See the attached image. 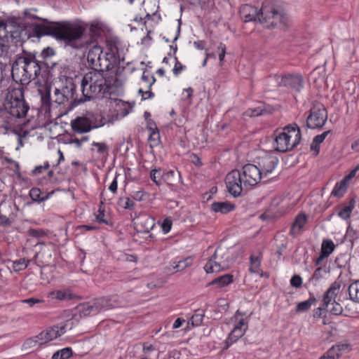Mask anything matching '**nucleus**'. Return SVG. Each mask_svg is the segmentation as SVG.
<instances>
[{
    "label": "nucleus",
    "instance_id": "nucleus-7",
    "mask_svg": "<svg viewBox=\"0 0 359 359\" xmlns=\"http://www.w3.org/2000/svg\"><path fill=\"white\" fill-rule=\"evenodd\" d=\"M100 116L92 113H87L85 116H78L71 121L72 130L78 133H85L93 128L102 126L104 123L100 119L97 120Z\"/></svg>",
    "mask_w": 359,
    "mask_h": 359
},
{
    "label": "nucleus",
    "instance_id": "nucleus-24",
    "mask_svg": "<svg viewBox=\"0 0 359 359\" xmlns=\"http://www.w3.org/2000/svg\"><path fill=\"white\" fill-rule=\"evenodd\" d=\"M355 201L352 198L348 204L343 205L339 209L337 215L339 217L344 220H347L351 217L352 211L355 208Z\"/></svg>",
    "mask_w": 359,
    "mask_h": 359
},
{
    "label": "nucleus",
    "instance_id": "nucleus-5",
    "mask_svg": "<svg viewBox=\"0 0 359 359\" xmlns=\"http://www.w3.org/2000/svg\"><path fill=\"white\" fill-rule=\"evenodd\" d=\"M302 134L299 126L296 124L286 126L275 138L274 148L280 152L290 151L297 147L301 140Z\"/></svg>",
    "mask_w": 359,
    "mask_h": 359
},
{
    "label": "nucleus",
    "instance_id": "nucleus-48",
    "mask_svg": "<svg viewBox=\"0 0 359 359\" xmlns=\"http://www.w3.org/2000/svg\"><path fill=\"white\" fill-rule=\"evenodd\" d=\"M119 204L125 209L132 210L135 206V203L130 198L126 197L120 198Z\"/></svg>",
    "mask_w": 359,
    "mask_h": 359
},
{
    "label": "nucleus",
    "instance_id": "nucleus-56",
    "mask_svg": "<svg viewBox=\"0 0 359 359\" xmlns=\"http://www.w3.org/2000/svg\"><path fill=\"white\" fill-rule=\"evenodd\" d=\"M174 61H175V66H174L172 71H173V74L175 76H177L183 70V69L184 68V66L182 65V63L177 60V57L174 58Z\"/></svg>",
    "mask_w": 359,
    "mask_h": 359
},
{
    "label": "nucleus",
    "instance_id": "nucleus-54",
    "mask_svg": "<svg viewBox=\"0 0 359 359\" xmlns=\"http://www.w3.org/2000/svg\"><path fill=\"white\" fill-rule=\"evenodd\" d=\"M346 236L352 240L357 239L358 238V231L356 230L353 229V228L351 226L350 222L347 227Z\"/></svg>",
    "mask_w": 359,
    "mask_h": 359
},
{
    "label": "nucleus",
    "instance_id": "nucleus-13",
    "mask_svg": "<svg viewBox=\"0 0 359 359\" xmlns=\"http://www.w3.org/2000/svg\"><path fill=\"white\" fill-rule=\"evenodd\" d=\"M61 335L62 333H60L59 326H53L43 332H41L37 336L32 339H29L27 340L25 344L29 346H34L36 344L41 345L56 339Z\"/></svg>",
    "mask_w": 359,
    "mask_h": 359
},
{
    "label": "nucleus",
    "instance_id": "nucleus-18",
    "mask_svg": "<svg viewBox=\"0 0 359 359\" xmlns=\"http://www.w3.org/2000/svg\"><path fill=\"white\" fill-rule=\"evenodd\" d=\"M135 229L140 233H149L152 229L154 223L152 218L142 214L133 219Z\"/></svg>",
    "mask_w": 359,
    "mask_h": 359
},
{
    "label": "nucleus",
    "instance_id": "nucleus-6",
    "mask_svg": "<svg viewBox=\"0 0 359 359\" xmlns=\"http://www.w3.org/2000/svg\"><path fill=\"white\" fill-rule=\"evenodd\" d=\"M261 18L259 22L266 27H285L287 23V18L283 11L276 9L274 5L265 2L260 8Z\"/></svg>",
    "mask_w": 359,
    "mask_h": 359
},
{
    "label": "nucleus",
    "instance_id": "nucleus-17",
    "mask_svg": "<svg viewBox=\"0 0 359 359\" xmlns=\"http://www.w3.org/2000/svg\"><path fill=\"white\" fill-rule=\"evenodd\" d=\"M11 34H9L6 30V24L0 21V56L8 57L9 54V41Z\"/></svg>",
    "mask_w": 359,
    "mask_h": 359
},
{
    "label": "nucleus",
    "instance_id": "nucleus-33",
    "mask_svg": "<svg viewBox=\"0 0 359 359\" xmlns=\"http://www.w3.org/2000/svg\"><path fill=\"white\" fill-rule=\"evenodd\" d=\"M346 177L341 182L336 184L334 186L331 195L335 197L340 198L344 196L346 191Z\"/></svg>",
    "mask_w": 359,
    "mask_h": 359
},
{
    "label": "nucleus",
    "instance_id": "nucleus-1",
    "mask_svg": "<svg viewBox=\"0 0 359 359\" xmlns=\"http://www.w3.org/2000/svg\"><path fill=\"white\" fill-rule=\"evenodd\" d=\"M29 106L25 100L20 88H9L0 107V128L6 134L14 126L15 118L26 116Z\"/></svg>",
    "mask_w": 359,
    "mask_h": 359
},
{
    "label": "nucleus",
    "instance_id": "nucleus-47",
    "mask_svg": "<svg viewBox=\"0 0 359 359\" xmlns=\"http://www.w3.org/2000/svg\"><path fill=\"white\" fill-rule=\"evenodd\" d=\"M203 313H195L191 316L188 323H191L193 326H199L203 322Z\"/></svg>",
    "mask_w": 359,
    "mask_h": 359
},
{
    "label": "nucleus",
    "instance_id": "nucleus-40",
    "mask_svg": "<svg viewBox=\"0 0 359 359\" xmlns=\"http://www.w3.org/2000/svg\"><path fill=\"white\" fill-rule=\"evenodd\" d=\"M191 264V259L189 258H187L184 260H180L177 263L173 262L172 264V269H175L176 271H180L185 269Z\"/></svg>",
    "mask_w": 359,
    "mask_h": 359
},
{
    "label": "nucleus",
    "instance_id": "nucleus-45",
    "mask_svg": "<svg viewBox=\"0 0 359 359\" xmlns=\"http://www.w3.org/2000/svg\"><path fill=\"white\" fill-rule=\"evenodd\" d=\"M161 175L162 171L161 169H154L151 171V180L155 182L156 184L159 185L161 184Z\"/></svg>",
    "mask_w": 359,
    "mask_h": 359
},
{
    "label": "nucleus",
    "instance_id": "nucleus-55",
    "mask_svg": "<svg viewBox=\"0 0 359 359\" xmlns=\"http://www.w3.org/2000/svg\"><path fill=\"white\" fill-rule=\"evenodd\" d=\"M50 167V164L48 162L44 163L43 165L36 166L33 170L32 174L34 175H39L41 174L44 170H47Z\"/></svg>",
    "mask_w": 359,
    "mask_h": 359
},
{
    "label": "nucleus",
    "instance_id": "nucleus-46",
    "mask_svg": "<svg viewBox=\"0 0 359 359\" xmlns=\"http://www.w3.org/2000/svg\"><path fill=\"white\" fill-rule=\"evenodd\" d=\"M41 191L39 188L34 187L29 191V196L36 202H41L44 201V198L41 197Z\"/></svg>",
    "mask_w": 359,
    "mask_h": 359
},
{
    "label": "nucleus",
    "instance_id": "nucleus-11",
    "mask_svg": "<svg viewBox=\"0 0 359 359\" xmlns=\"http://www.w3.org/2000/svg\"><path fill=\"white\" fill-rule=\"evenodd\" d=\"M259 168L254 164H246L242 168V179L244 187H252L264 178Z\"/></svg>",
    "mask_w": 359,
    "mask_h": 359
},
{
    "label": "nucleus",
    "instance_id": "nucleus-41",
    "mask_svg": "<svg viewBox=\"0 0 359 359\" xmlns=\"http://www.w3.org/2000/svg\"><path fill=\"white\" fill-rule=\"evenodd\" d=\"M29 262V261L26 260L25 258L16 260L13 264V270L15 271H22L27 267Z\"/></svg>",
    "mask_w": 359,
    "mask_h": 359
},
{
    "label": "nucleus",
    "instance_id": "nucleus-2",
    "mask_svg": "<svg viewBox=\"0 0 359 359\" xmlns=\"http://www.w3.org/2000/svg\"><path fill=\"white\" fill-rule=\"evenodd\" d=\"M85 32V27L79 22L65 21L62 22H44L34 26V32L41 36H53L55 39L71 43L80 39Z\"/></svg>",
    "mask_w": 359,
    "mask_h": 359
},
{
    "label": "nucleus",
    "instance_id": "nucleus-22",
    "mask_svg": "<svg viewBox=\"0 0 359 359\" xmlns=\"http://www.w3.org/2000/svg\"><path fill=\"white\" fill-rule=\"evenodd\" d=\"M306 222L307 217L304 213L297 215L290 229L291 235L295 236L299 234Z\"/></svg>",
    "mask_w": 359,
    "mask_h": 359
},
{
    "label": "nucleus",
    "instance_id": "nucleus-44",
    "mask_svg": "<svg viewBox=\"0 0 359 359\" xmlns=\"http://www.w3.org/2000/svg\"><path fill=\"white\" fill-rule=\"evenodd\" d=\"M324 309L330 311L334 315L341 314L343 311L342 306L337 301H334V303H332L330 307L325 308Z\"/></svg>",
    "mask_w": 359,
    "mask_h": 359
},
{
    "label": "nucleus",
    "instance_id": "nucleus-34",
    "mask_svg": "<svg viewBox=\"0 0 359 359\" xmlns=\"http://www.w3.org/2000/svg\"><path fill=\"white\" fill-rule=\"evenodd\" d=\"M79 323V319L74 316L71 319L67 320L65 322L61 323L58 325L60 333L63 334L67 330H72Z\"/></svg>",
    "mask_w": 359,
    "mask_h": 359
},
{
    "label": "nucleus",
    "instance_id": "nucleus-59",
    "mask_svg": "<svg viewBox=\"0 0 359 359\" xmlns=\"http://www.w3.org/2000/svg\"><path fill=\"white\" fill-rule=\"evenodd\" d=\"M161 226H162L163 231L165 233H168L170 231L171 227H172V220L169 218L165 219L162 223Z\"/></svg>",
    "mask_w": 359,
    "mask_h": 359
},
{
    "label": "nucleus",
    "instance_id": "nucleus-15",
    "mask_svg": "<svg viewBox=\"0 0 359 359\" xmlns=\"http://www.w3.org/2000/svg\"><path fill=\"white\" fill-rule=\"evenodd\" d=\"M274 79L278 86L289 87L297 91L303 87V78L299 74L275 75Z\"/></svg>",
    "mask_w": 359,
    "mask_h": 359
},
{
    "label": "nucleus",
    "instance_id": "nucleus-63",
    "mask_svg": "<svg viewBox=\"0 0 359 359\" xmlns=\"http://www.w3.org/2000/svg\"><path fill=\"white\" fill-rule=\"evenodd\" d=\"M140 94H142V100H146L147 98H151L154 97V93L150 90L143 91L142 89L138 90Z\"/></svg>",
    "mask_w": 359,
    "mask_h": 359
},
{
    "label": "nucleus",
    "instance_id": "nucleus-37",
    "mask_svg": "<svg viewBox=\"0 0 359 359\" xmlns=\"http://www.w3.org/2000/svg\"><path fill=\"white\" fill-rule=\"evenodd\" d=\"M335 248V245L332 240L324 239L321 244L320 252L329 256L332 253Z\"/></svg>",
    "mask_w": 359,
    "mask_h": 359
},
{
    "label": "nucleus",
    "instance_id": "nucleus-21",
    "mask_svg": "<svg viewBox=\"0 0 359 359\" xmlns=\"http://www.w3.org/2000/svg\"><path fill=\"white\" fill-rule=\"evenodd\" d=\"M260 13L257 8L249 4L243 5L239 10L241 18L245 22L259 20V18H261Z\"/></svg>",
    "mask_w": 359,
    "mask_h": 359
},
{
    "label": "nucleus",
    "instance_id": "nucleus-61",
    "mask_svg": "<svg viewBox=\"0 0 359 359\" xmlns=\"http://www.w3.org/2000/svg\"><path fill=\"white\" fill-rule=\"evenodd\" d=\"M218 50H220V53H219V60L220 65H222V62L224 61L225 54H226V46L223 44L222 43H220V44L218 46Z\"/></svg>",
    "mask_w": 359,
    "mask_h": 359
},
{
    "label": "nucleus",
    "instance_id": "nucleus-60",
    "mask_svg": "<svg viewBox=\"0 0 359 359\" xmlns=\"http://www.w3.org/2000/svg\"><path fill=\"white\" fill-rule=\"evenodd\" d=\"M266 112L267 111H266V109L264 108H263L262 107H258L257 108L250 109V116H257L259 115H262Z\"/></svg>",
    "mask_w": 359,
    "mask_h": 359
},
{
    "label": "nucleus",
    "instance_id": "nucleus-8",
    "mask_svg": "<svg viewBox=\"0 0 359 359\" xmlns=\"http://www.w3.org/2000/svg\"><path fill=\"white\" fill-rule=\"evenodd\" d=\"M120 60V55L118 53L117 43L110 44L109 51L104 54L102 53V56L100 57L98 61L93 68V71L100 72L103 73L104 71H108L114 67Z\"/></svg>",
    "mask_w": 359,
    "mask_h": 359
},
{
    "label": "nucleus",
    "instance_id": "nucleus-27",
    "mask_svg": "<svg viewBox=\"0 0 359 359\" xmlns=\"http://www.w3.org/2000/svg\"><path fill=\"white\" fill-rule=\"evenodd\" d=\"M180 172L169 170L168 172H162L161 180L168 184H172L180 180Z\"/></svg>",
    "mask_w": 359,
    "mask_h": 359
},
{
    "label": "nucleus",
    "instance_id": "nucleus-42",
    "mask_svg": "<svg viewBox=\"0 0 359 359\" xmlns=\"http://www.w3.org/2000/svg\"><path fill=\"white\" fill-rule=\"evenodd\" d=\"M149 130L151 131L149 137V141L151 143H153L152 146H156L158 144L160 139V135L158 133V130L157 128H152L151 127H149Z\"/></svg>",
    "mask_w": 359,
    "mask_h": 359
},
{
    "label": "nucleus",
    "instance_id": "nucleus-43",
    "mask_svg": "<svg viewBox=\"0 0 359 359\" xmlns=\"http://www.w3.org/2000/svg\"><path fill=\"white\" fill-rule=\"evenodd\" d=\"M334 346L341 355L350 352L351 350V344L346 341L338 343L335 344Z\"/></svg>",
    "mask_w": 359,
    "mask_h": 359
},
{
    "label": "nucleus",
    "instance_id": "nucleus-25",
    "mask_svg": "<svg viewBox=\"0 0 359 359\" xmlns=\"http://www.w3.org/2000/svg\"><path fill=\"white\" fill-rule=\"evenodd\" d=\"M234 205L229 202H217L211 205V209L215 212L226 214L234 210Z\"/></svg>",
    "mask_w": 359,
    "mask_h": 359
},
{
    "label": "nucleus",
    "instance_id": "nucleus-31",
    "mask_svg": "<svg viewBox=\"0 0 359 359\" xmlns=\"http://www.w3.org/2000/svg\"><path fill=\"white\" fill-rule=\"evenodd\" d=\"M77 310L80 316H88L89 315H95L94 309L92 302H85L77 306Z\"/></svg>",
    "mask_w": 359,
    "mask_h": 359
},
{
    "label": "nucleus",
    "instance_id": "nucleus-39",
    "mask_svg": "<svg viewBox=\"0 0 359 359\" xmlns=\"http://www.w3.org/2000/svg\"><path fill=\"white\" fill-rule=\"evenodd\" d=\"M260 257L259 256H255L252 255L250 256V271L251 273H257L260 266Z\"/></svg>",
    "mask_w": 359,
    "mask_h": 359
},
{
    "label": "nucleus",
    "instance_id": "nucleus-26",
    "mask_svg": "<svg viewBox=\"0 0 359 359\" xmlns=\"http://www.w3.org/2000/svg\"><path fill=\"white\" fill-rule=\"evenodd\" d=\"M316 302V299L313 294H310V297L304 302L297 304L296 307L297 313H302L307 311L310 309L311 306Z\"/></svg>",
    "mask_w": 359,
    "mask_h": 359
},
{
    "label": "nucleus",
    "instance_id": "nucleus-52",
    "mask_svg": "<svg viewBox=\"0 0 359 359\" xmlns=\"http://www.w3.org/2000/svg\"><path fill=\"white\" fill-rule=\"evenodd\" d=\"M290 285L296 288H299L302 285V279L299 275H294L290 279Z\"/></svg>",
    "mask_w": 359,
    "mask_h": 359
},
{
    "label": "nucleus",
    "instance_id": "nucleus-10",
    "mask_svg": "<svg viewBox=\"0 0 359 359\" xmlns=\"http://www.w3.org/2000/svg\"><path fill=\"white\" fill-rule=\"evenodd\" d=\"M54 97V102L58 104H64L65 102H69V100L76 104L83 102L82 99L77 98L76 85L72 82H69L68 85L63 87L61 90L55 88Z\"/></svg>",
    "mask_w": 359,
    "mask_h": 359
},
{
    "label": "nucleus",
    "instance_id": "nucleus-30",
    "mask_svg": "<svg viewBox=\"0 0 359 359\" xmlns=\"http://www.w3.org/2000/svg\"><path fill=\"white\" fill-rule=\"evenodd\" d=\"M39 92L41 96L42 106L48 107L51 103L50 87H43L39 90Z\"/></svg>",
    "mask_w": 359,
    "mask_h": 359
},
{
    "label": "nucleus",
    "instance_id": "nucleus-29",
    "mask_svg": "<svg viewBox=\"0 0 359 359\" xmlns=\"http://www.w3.org/2000/svg\"><path fill=\"white\" fill-rule=\"evenodd\" d=\"M245 332V331L241 328L233 327L226 340V346L228 347L236 341L239 338L244 335Z\"/></svg>",
    "mask_w": 359,
    "mask_h": 359
},
{
    "label": "nucleus",
    "instance_id": "nucleus-32",
    "mask_svg": "<svg viewBox=\"0 0 359 359\" xmlns=\"http://www.w3.org/2000/svg\"><path fill=\"white\" fill-rule=\"evenodd\" d=\"M49 296L58 300L71 299L74 297V294L67 290L53 291L50 292Z\"/></svg>",
    "mask_w": 359,
    "mask_h": 359
},
{
    "label": "nucleus",
    "instance_id": "nucleus-28",
    "mask_svg": "<svg viewBox=\"0 0 359 359\" xmlns=\"http://www.w3.org/2000/svg\"><path fill=\"white\" fill-rule=\"evenodd\" d=\"M330 273L329 267L325 265L318 267L313 272L312 276L309 279L310 282H312L313 285L316 283L325 275Z\"/></svg>",
    "mask_w": 359,
    "mask_h": 359
},
{
    "label": "nucleus",
    "instance_id": "nucleus-51",
    "mask_svg": "<svg viewBox=\"0 0 359 359\" xmlns=\"http://www.w3.org/2000/svg\"><path fill=\"white\" fill-rule=\"evenodd\" d=\"M238 312H236V313L235 315V318L237 320V321H236V325H234V327H238V328L243 330L244 331H246L248 329L247 321L243 318H241L238 319Z\"/></svg>",
    "mask_w": 359,
    "mask_h": 359
},
{
    "label": "nucleus",
    "instance_id": "nucleus-36",
    "mask_svg": "<svg viewBox=\"0 0 359 359\" xmlns=\"http://www.w3.org/2000/svg\"><path fill=\"white\" fill-rule=\"evenodd\" d=\"M348 294L351 300L359 303V280L349 285Z\"/></svg>",
    "mask_w": 359,
    "mask_h": 359
},
{
    "label": "nucleus",
    "instance_id": "nucleus-4",
    "mask_svg": "<svg viewBox=\"0 0 359 359\" xmlns=\"http://www.w3.org/2000/svg\"><path fill=\"white\" fill-rule=\"evenodd\" d=\"M42 65L43 62L34 57H18L12 65V77L21 83H29L40 74Z\"/></svg>",
    "mask_w": 359,
    "mask_h": 359
},
{
    "label": "nucleus",
    "instance_id": "nucleus-16",
    "mask_svg": "<svg viewBox=\"0 0 359 359\" xmlns=\"http://www.w3.org/2000/svg\"><path fill=\"white\" fill-rule=\"evenodd\" d=\"M278 160L276 157L271 155H265L259 158L258 165L263 177H266L271 174L278 165Z\"/></svg>",
    "mask_w": 359,
    "mask_h": 359
},
{
    "label": "nucleus",
    "instance_id": "nucleus-50",
    "mask_svg": "<svg viewBox=\"0 0 359 359\" xmlns=\"http://www.w3.org/2000/svg\"><path fill=\"white\" fill-rule=\"evenodd\" d=\"M238 312H236V313L235 315V318L237 320V321H236V325H234V327H238V328L243 330L244 331H246L248 329L247 321L243 318H241L238 319Z\"/></svg>",
    "mask_w": 359,
    "mask_h": 359
},
{
    "label": "nucleus",
    "instance_id": "nucleus-62",
    "mask_svg": "<svg viewBox=\"0 0 359 359\" xmlns=\"http://www.w3.org/2000/svg\"><path fill=\"white\" fill-rule=\"evenodd\" d=\"M54 54H55L54 50L49 47L44 48L41 53L42 57L44 59L46 57H48L50 56H53Z\"/></svg>",
    "mask_w": 359,
    "mask_h": 359
},
{
    "label": "nucleus",
    "instance_id": "nucleus-14",
    "mask_svg": "<svg viewBox=\"0 0 359 359\" xmlns=\"http://www.w3.org/2000/svg\"><path fill=\"white\" fill-rule=\"evenodd\" d=\"M222 249L217 248L215 253L204 266L206 273H217L227 268V263L223 259Z\"/></svg>",
    "mask_w": 359,
    "mask_h": 359
},
{
    "label": "nucleus",
    "instance_id": "nucleus-19",
    "mask_svg": "<svg viewBox=\"0 0 359 359\" xmlns=\"http://www.w3.org/2000/svg\"><path fill=\"white\" fill-rule=\"evenodd\" d=\"M341 284L339 282L334 281L331 284L330 287L327 290L323 297V306L318 309H324L330 307L334 301H336L337 296L339 292Z\"/></svg>",
    "mask_w": 359,
    "mask_h": 359
},
{
    "label": "nucleus",
    "instance_id": "nucleus-38",
    "mask_svg": "<svg viewBox=\"0 0 359 359\" xmlns=\"http://www.w3.org/2000/svg\"><path fill=\"white\" fill-rule=\"evenodd\" d=\"M341 355L339 354L337 348L332 346L324 355L318 359H338Z\"/></svg>",
    "mask_w": 359,
    "mask_h": 359
},
{
    "label": "nucleus",
    "instance_id": "nucleus-12",
    "mask_svg": "<svg viewBox=\"0 0 359 359\" xmlns=\"http://www.w3.org/2000/svg\"><path fill=\"white\" fill-rule=\"evenodd\" d=\"M226 184L228 191L234 197L241 196L243 190V179L241 172L238 170H231L226 177Z\"/></svg>",
    "mask_w": 359,
    "mask_h": 359
},
{
    "label": "nucleus",
    "instance_id": "nucleus-58",
    "mask_svg": "<svg viewBox=\"0 0 359 359\" xmlns=\"http://www.w3.org/2000/svg\"><path fill=\"white\" fill-rule=\"evenodd\" d=\"M60 359H68L72 355V351L70 348H65L60 350Z\"/></svg>",
    "mask_w": 359,
    "mask_h": 359
},
{
    "label": "nucleus",
    "instance_id": "nucleus-53",
    "mask_svg": "<svg viewBox=\"0 0 359 359\" xmlns=\"http://www.w3.org/2000/svg\"><path fill=\"white\" fill-rule=\"evenodd\" d=\"M92 145L97 149V152L100 154H104L108 150V147L104 142H93Z\"/></svg>",
    "mask_w": 359,
    "mask_h": 359
},
{
    "label": "nucleus",
    "instance_id": "nucleus-49",
    "mask_svg": "<svg viewBox=\"0 0 359 359\" xmlns=\"http://www.w3.org/2000/svg\"><path fill=\"white\" fill-rule=\"evenodd\" d=\"M141 79L142 81L145 82L146 83H148L149 88L151 87V86L156 81L154 76H150L149 73L147 70H144L143 72Z\"/></svg>",
    "mask_w": 359,
    "mask_h": 359
},
{
    "label": "nucleus",
    "instance_id": "nucleus-9",
    "mask_svg": "<svg viewBox=\"0 0 359 359\" xmlns=\"http://www.w3.org/2000/svg\"><path fill=\"white\" fill-rule=\"evenodd\" d=\"M327 119V113L325 107L321 104H314L306 118V126L311 129L320 128L325 125Z\"/></svg>",
    "mask_w": 359,
    "mask_h": 359
},
{
    "label": "nucleus",
    "instance_id": "nucleus-64",
    "mask_svg": "<svg viewBox=\"0 0 359 359\" xmlns=\"http://www.w3.org/2000/svg\"><path fill=\"white\" fill-rule=\"evenodd\" d=\"M118 182L116 177H114V180L109 187V189L113 193L116 194L117 191Z\"/></svg>",
    "mask_w": 359,
    "mask_h": 359
},
{
    "label": "nucleus",
    "instance_id": "nucleus-57",
    "mask_svg": "<svg viewBox=\"0 0 359 359\" xmlns=\"http://www.w3.org/2000/svg\"><path fill=\"white\" fill-rule=\"evenodd\" d=\"M96 220L99 223L108 224V221L104 219V209L100 206L98 214L96 215Z\"/></svg>",
    "mask_w": 359,
    "mask_h": 359
},
{
    "label": "nucleus",
    "instance_id": "nucleus-3",
    "mask_svg": "<svg viewBox=\"0 0 359 359\" xmlns=\"http://www.w3.org/2000/svg\"><path fill=\"white\" fill-rule=\"evenodd\" d=\"M81 87L83 97L80 99L83 102L111 94V86L100 72L90 71L86 73L82 79Z\"/></svg>",
    "mask_w": 359,
    "mask_h": 359
},
{
    "label": "nucleus",
    "instance_id": "nucleus-23",
    "mask_svg": "<svg viewBox=\"0 0 359 359\" xmlns=\"http://www.w3.org/2000/svg\"><path fill=\"white\" fill-rule=\"evenodd\" d=\"M102 50L99 46L95 45L90 48L87 55V61L91 69H93L95 65L100 56H102Z\"/></svg>",
    "mask_w": 359,
    "mask_h": 359
},
{
    "label": "nucleus",
    "instance_id": "nucleus-35",
    "mask_svg": "<svg viewBox=\"0 0 359 359\" xmlns=\"http://www.w3.org/2000/svg\"><path fill=\"white\" fill-rule=\"evenodd\" d=\"M233 282V276L225 274L213 280L210 284L217 285L219 287H224Z\"/></svg>",
    "mask_w": 359,
    "mask_h": 359
},
{
    "label": "nucleus",
    "instance_id": "nucleus-20",
    "mask_svg": "<svg viewBox=\"0 0 359 359\" xmlns=\"http://www.w3.org/2000/svg\"><path fill=\"white\" fill-rule=\"evenodd\" d=\"M93 306L94 312L97 313L114 308L117 304V299L115 297H101L95 299L91 302Z\"/></svg>",
    "mask_w": 359,
    "mask_h": 359
}]
</instances>
